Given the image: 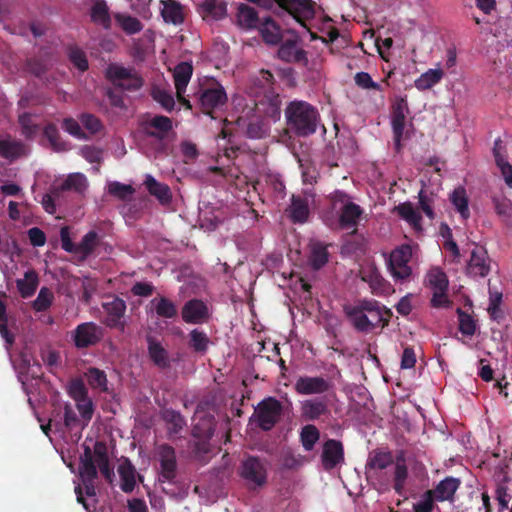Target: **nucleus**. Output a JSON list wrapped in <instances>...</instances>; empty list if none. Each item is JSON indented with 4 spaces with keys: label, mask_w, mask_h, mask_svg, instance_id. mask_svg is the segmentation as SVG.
<instances>
[{
    "label": "nucleus",
    "mask_w": 512,
    "mask_h": 512,
    "mask_svg": "<svg viewBox=\"0 0 512 512\" xmlns=\"http://www.w3.org/2000/svg\"><path fill=\"white\" fill-rule=\"evenodd\" d=\"M284 113L287 132L299 138L313 135L320 124L318 110L306 101H291Z\"/></svg>",
    "instance_id": "nucleus-1"
},
{
    "label": "nucleus",
    "mask_w": 512,
    "mask_h": 512,
    "mask_svg": "<svg viewBox=\"0 0 512 512\" xmlns=\"http://www.w3.org/2000/svg\"><path fill=\"white\" fill-rule=\"evenodd\" d=\"M202 111L207 115L221 109L227 102L224 87L214 79H207L200 84L193 94Z\"/></svg>",
    "instance_id": "nucleus-2"
},
{
    "label": "nucleus",
    "mask_w": 512,
    "mask_h": 512,
    "mask_svg": "<svg viewBox=\"0 0 512 512\" xmlns=\"http://www.w3.org/2000/svg\"><path fill=\"white\" fill-rule=\"evenodd\" d=\"M409 112L406 97H396L391 107V127L394 149L397 153L402 150V141H406L412 136V132L406 127V116Z\"/></svg>",
    "instance_id": "nucleus-3"
},
{
    "label": "nucleus",
    "mask_w": 512,
    "mask_h": 512,
    "mask_svg": "<svg viewBox=\"0 0 512 512\" xmlns=\"http://www.w3.org/2000/svg\"><path fill=\"white\" fill-rule=\"evenodd\" d=\"M106 78L121 91L136 92L144 85L143 77L134 67L112 63L106 69Z\"/></svg>",
    "instance_id": "nucleus-4"
},
{
    "label": "nucleus",
    "mask_w": 512,
    "mask_h": 512,
    "mask_svg": "<svg viewBox=\"0 0 512 512\" xmlns=\"http://www.w3.org/2000/svg\"><path fill=\"white\" fill-rule=\"evenodd\" d=\"M238 474L248 488L262 487L267 482L266 462L258 456L249 455L241 461Z\"/></svg>",
    "instance_id": "nucleus-5"
},
{
    "label": "nucleus",
    "mask_w": 512,
    "mask_h": 512,
    "mask_svg": "<svg viewBox=\"0 0 512 512\" xmlns=\"http://www.w3.org/2000/svg\"><path fill=\"white\" fill-rule=\"evenodd\" d=\"M281 414V402L274 397H268L258 404L250 421H255L263 431H270L278 423Z\"/></svg>",
    "instance_id": "nucleus-6"
},
{
    "label": "nucleus",
    "mask_w": 512,
    "mask_h": 512,
    "mask_svg": "<svg viewBox=\"0 0 512 512\" xmlns=\"http://www.w3.org/2000/svg\"><path fill=\"white\" fill-rule=\"evenodd\" d=\"M331 200L334 207L337 204L342 205L339 216L340 226L344 229L355 228L363 214V209L354 202H351L349 195L343 191H335L331 196Z\"/></svg>",
    "instance_id": "nucleus-7"
},
{
    "label": "nucleus",
    "mask_w": 512,
    "mask_h": 512,
    "mask_svg": "<svg viewBox=\"0 0 512 512\" xmlns=\"http://www.w3.org/2000/svg\"><path fill=\"white\" fill-rule=\"evenodd\" d=\"M275 4L305 28L307 22L314 19L316 14L317 4L313 0H276Z\"/></svg>",
    "instance_id": "nucleus-8"
},
{
    "label": "nucleus",
    "mask_w": 512,
    "mask_h": 512,
    "mask_svg": "<svg viewBox=\"0 0 512 512\" xmlns=\"http://www.w3.org/2000/svg\"><path fill=\"white\" fill-rule=\"evenodd\" d=\"M412 258V248L408 244L395 248L389 257L388 269L396 281H405L411 274L412 269L408 265Z\"/></svg>",
    "instance_id": "nucleus-9"
},
{
    "label": "nucleus",
    "mask_w": 512,
    "mask_h": 512,
    "mask_svg": "<svg viewBox=\"0 0 512 512\" xmlns=\"http://www.w3.org/2000/svg\"><path fill=\"white\" fill-rule=\"evenodd\" d=\"M182 320L187 324H206L212 318V307L199 298L189 299L181 308Z\"/></svg>",
    "instance_id": "nucleus-10"
},
{
    "label": "nucleus",
    "mask_w": 512,
    "mask_h": 512,
    "mask_svg": "<svg viewBox=\"0 0 512 512\" xmlns=\"http://www.w3.org/2000/svg\"><path fill=\"white\" fill-rule=\"evenodd\" d=\"M291 34L289 38L281 40L277 55L280 60L286 63L308 65L307 52L299 47L300 37L292 30H288Z\"/></svg>",
    "instance_id": "nucleus-11"
},
{
    "label": "nucleus",
    "mask_w": 512,
    "mask_h": 512,
    "mask_svg": "<svg viewBox=\"0 0 512 512\" xmlns=\"http://www.w3.org/2000/svg\"><path fill=\"white\" fill-rule=\"evenodd\" d=\"M83 454L80 456L79 474L88 497L96 496L95 480L98 477V470L93 460L92 449L89 445L83 444Z\"/></svg>",
    "instance_id": "nucleus-12"
},
{
    "label": "nucleus",
    "mask_w": 512,
    "mask_h": 512,
    "mask_svg": "<svg viewBox=\"0 0 512 512\" xmlns=\"http://www.w3.org/2000/svg\"><path fill=\"white\" fill-rule=\"evenodd\" d=\"M141 127L146 136L159 141L158 151L164 152L166 145L162 142L173 129L172 119L163 115H155L144 120Z\"/></svg>",
    "instance_id": "nucleus-13"
},
{
    "label": "nucleus",
    "mask_w": 512,
    "mask_h": 512,
    "mask_svg": "<svg viewBox=\"0 0 512 512\" xmlns=\"http://www.w3.org/2000/svg\"><path fill=\"white\" fill-rule=\"evenodd\" d=\"M215 432V420L213 416H207L199 420L193 427L192 434L199 440L195 444V453L204 456L212 452L209 440Z\"/></svg>",
    "instance_id": "nucleus-14"
},
{
    "label": "nucleus",
    "mask_w": 512,
    "mask_h": 512,
    "mask_svg": "<svg viewBox=\"0 0 512 512\" xmlns=\"http://www.w3.org/2000/svg\"><path fill=\"white\" fill-rule=\"evenodd\" d=\"M103 338V329L94 322L79 324L72 332L76 348L83 349L96 345Z\"/></svg>",
    "instance_id": "nucleus-15"
},
{
    "label": "nucleus",
    "mask_w": 512,
    "mask_h": 512,
    "mask_svg": "<svg viewBox=\"0 0 512 512\" xmlns=\"http://www.w3.org/2000/svg\"><path fill=\"white\" fill-rule=\"evenodd\" d=\"M333 384L322 376H299L294 390L300 395H320L328 392Z\"/></svg>",
    "instance_id": "nucleus-16"
},
{
    "label": "nucleus",
    "mask_w": 512,
    "mask_h": 512,
    "mask_svg": "<svg viewBox=\"0 0 512 512\" xmlns=\"http://www.w3.org/2000/svg\"><path fill=\"white\" fill-rule=\"evenodd\" d=\"M158 455L161 468L159 480L173 483L177 476L175 449L168 444H162L158 448Z\"/></svg>",
    "instance_id": "nucleus-17"
},
{
    "label": "nucleus",
    "mask_w": 512,
    "mask_h": 512,
    "mask_svg": "<svg viewBox=\"0 0 512 512\" xmlns=\"http://www.w3.org/2000/svg\"><path fill=\"white\" fill-rule=\"evenodd\" d=\"M364 306V299H362L355 305H345L343 310L357 332L369 333L373 331V324L369 320L368 313L363 309Z\"/></svg>",
    "instance_id": "nucleus-18"
},
{
    "label": "nucleus",
    "mask_w": 512,
    "mask_h": 512,
    "mask_svg": "<svg viewBox=\"0 0 512 512\" xmlns=\"http://www.w3.org/2000/svg\"><path fill=\"white\" fill-rule=\"evenodd\" d=\"M344 462V447L341 441L328 439L324 442L321 463L325 471H331Z\"/></svg>",
    "instance_id": "nucleus-19"
},
{
    "label": "nucleus",
    "mask_w": 512,
    "mask_h": 512,
    "mask_svg": "<svg viewBox=\"0 0 512 512\" xmlns=\"http://www.w3.org/2000/svg\"><path fill=\"white\" fill-rule=\"evenodd\" d=\"M466 272L473 277H485L490 272L489 257L483 246L475 245L471 251Z\"/></svg>",
    "instance_id": "nucleus-20"
},
{
    "label": "nucleus",
    "mask_w": 512,
    "mask_h": 512,
    "mask_svg": "<svg viewBox=\"0 0 512 512\" xmlns=\"http://www.w3.org/2000/svg\"><path fill=\"white\" fill-rule=\"evenodd\" d=\"M330 414L328 403L324 398H311L301 402L300 416L306 422L316 421Z\"/></svg>",
    "instance_id": "nucleus-21"
},
{
    "label": "nucleus",
    "mask_w": 512,
    "mask_h": 512,
    "mask_svg": "<svg viewBox=\"0 0 512 512\" xmlns=\"http://www.w3.org/2000/svg\"><path fill=\"white\" fill-rule=\"evenodd\" d=\"M288 219L294 224H303L310 216L309 202L306 197L292 195L290 205L285 209Z\"/></svg>",
    "instance_id": "nucleus-22"
},
{
    "label": "nucleus",
    "mask_w": 512,
    "mask_h": 512,
    "mask_svg": "<svg viewBox=\"0 0 512 512\" xmlns=\"http://www.w3.org/2000/svg\"><path fill=\"white\" fill-rule=\"evenodd\" d=\"M363 309L368 313L369 320L373 324V330L377 327H386L389 324L392 312L373 299H364Z\"/></svg>",
    "instance_id": "nucleus-23"
},
{
    "label": "nucleus",
    "mask_w": 512,
    "mask_h": 512,
    "mask_svg": "<svg viewBox=\"0 0 512 512\" xmlns=\"http://www.w3.org/2000/svg\"><path fill=\"white\" fill-rule=\"evenodd\" d=\"M93 460L98 467L103 477L107 482L112 483L114 474V468L110 466L108 449L105 442L96 441L92 450Z\"/></svg>",
    "instance_id": "nucleus-24"
},
{
    "label": "nucleus",
    "mask_w": 512,
    "mask_h": 512,
    "mask_svg": "<svg viewBox=\"0 0 512 512\" xmlns=\"http://www.w3.org/2000/svg\"><path fill=\"white\" fill-rule=\"evenodd\" d=\"M103 308L107 313L105 324L110 328H124L121 318L126 311V303L119 297H114L111 301L103 304Z\"/></svg>",
    "instance_id": "nucleus-25"
},
{
    "label": "nucleus",
    "mask_w": 512,
    "mask_h": 512,
    "mask_svg": "<svg viewBox=\"0 0 512 512\" xmlns=\"http://www.w3.org/2000/svg\"><path fill=\"white\" fill-rule=\"evenodd\" d=\"M198 10L205 21H219L227 15V3L224 0H202Z\"/></svg>",
    "instance_id": "nucleus-26"
},
{
    "label": "nucleus",
    "mask_w": 512,
    "mask_h": 512,
    "mask_svg": "<svg viewBox=\"0 0 512 512\" xmlns=\"http://www.w3.org/2000/svg\"><path fill=\"white\" fill-rule=\"evenodd\" d=\"M394 457V472H393V488L397 494L401 495L405 489L406 481L408 478V467L406 464V452L398 450Z\"/></svg>",
    "instance_id": "nucleus-27"
},
{
    "label": "nucleus",
    "mask_w": 512,
    "mask_h": 512,
    "mask_svg": "<svg viewBox=\"0 0 512 512\" xmlns=\"http://www.w3.org/2000/svg\"><path fill=\"white\" fill-rule=\"evenodd\" d=\"M460 483L458 478L446 477L433 490H428L427 495L432 496L437 501H451Z\"/></svg>",
    "instance_id": "nucleus-28"
},
{
    "label": "nucleus",
    "mask_w": 512,
    "mask_h": 512,
    "mask_svg": "<svg viewBox=\"0 0 512 512\" xmlns=\"http://www.w3.org/2000/svg\"><path fill=\"white\" fill-rule=\"evenodd\" d=\"M161 16L166 23L181 25L185 20L184 6L176 0H160Z\"/></svg>",
    "instance_id": "nucleus-29"
},
{
    "label": "nucleus",
    "mask_w": 512,
    "mask_h": 512,
    "mask_svg": "<svg viewBox=\"0 0 512 512\" xmlns=\"http://www.w3.org/2000/svg\"><path fill=\"white\" fill-rule=\"evenodd\" d=\"M257 11L244 3L239 4L236 12V24L244 30L257 28L260 24Z\"/></svg>",
    "instance_id": "nucleus-30"
},
{
    "label": "nucleus",
    "mask_w": 512,
    "mask_h": 512,
    "mask_svg": "<svg viewBox=\"0 0 512 512\" xmlns=\"http://www.w3.org/2000/svg\"><path fill=\"white\" fill-rule=\"evenodd\" d=\"M144 184L150 195L154 196L162 205L170 204L172 193L167 184L158 182L149 174L146 175Z\"/></svg>",
    "instance_id": "nucleus-31"
},
{
    "label": "nucleus",
    "mask_w": 512,
    "mask_h": 512,
    "mask_svg": "<svg viewBox=\"0 0 512 512\" xmlns=\"http://www.w3.org/2000/svg\"><path fill=\"white\" fill-rule=\"evenodd\" d=\"M266 44L277 45L283 39L281 28L272 17H266L257 27Z\"/></svg>",
    "instance_id": "nucleus-32"
},
{
    "label": "nucleus",
    "mask_w": 512,
    "mask_h": 512,
    "mask_svg": "<svg viewBox=\"0 0 512 512\" xmlns=\"http://www.w3.org/2000/svg\"><path fill=\"white\" fill-rule=\"evenodd\" d=\"M148 354L151 361L160 369L170 367V360L167 350L154 337H147Z\"/></svg>",
    "instance_id": "nucleus-33"
},
{
    "label": "nucleus",
    "mask_w": 512,
    "mask_h": 512,
    "mask_svg": "<svg viewBox=\"0 0 512 512\" xmlns=\"http://www.w3.org/2000/svg\"><path fill=\"white\" fill-rule=\"evenodd\" d=\"M120 488L125 493H131L136 485V469L129 459H125L118 466Z\"/></svg>",
    "instance_id": "nucleus-34"
},
{
    "label": "nucleus",
    "mask_w": 512,
    "mask_h": 512,
    "mask_svg": "<svg viewBox=\"0 0 512 512\" xmlns=\"http://www.w3.org/2000/svg\"><path fill=\"white\" fill-rule=\"evenodd\" d=\"M394 462L392 452L383 450H374L369 454L366 470L367 473L371 471L384 470Z\"/></svg>",
    "instance_id": "nucleus-35"
},
{
    "label": "nucleus",
    "mask_w": 512,
    "mask_h": 512,
    "mask_svg": "<svg viewBox=\"0 0 512 512\" xmlns=\"http://www.w3.org/2000/svg\"><path fill=\"white\" fill-rule=\"evenodd\" d=\"M270 126L262 116L253 115L247 119L245 135L250 139H262L269 134Z\"/></svg>",
    "instance_id": "nucleus-36"
},
{
    "label": "nucleus",
    "mask_w": 512,
    "mask_h": 512,
    "mask_svg": "<svg viewBox=\"0 0 512 512\" xmlns=\"http://www.w3.org/2000/svg\"><path fill=\"white\" fill-rule=\"evenodd\" d=\"M192 72L193 67L189 62H180L176 65L173 72V77L177 96L181 97V94L185 92L186 87L191 79Z\"/></svg>",
    "instance_id": "nucleus-37"
},
{
    "label": "nucleus",
    "mask_w": 512,
    "mask_h": 512,
    "mask_svg": "<svg viewBox=\"0 0 512 512\" xmlns=\"http://www.w3.org/2000/svg\"><path fill=\"white\" fill-rule=\"evenodd\" d=\"M90 17L92 22L102 26L105 30H109L111 28V16L105 0L94 1L90 9Z\"/></svg>",
    "instance_id": "nucleus-38"
},
{
    "label": "nucleus",
    "mask_w": 512,
    "mask_h": 512,
    "mask_svg": "<svg viewBox=\"0 0 512 512\" xmlns=\"http://www.w3.org/2000/svg\"><path fill=\"white\" fill-rule=\"evenodd\" d=\"M87 188V179L81 173L70 174L59 186H54V194L61 195L64 191L73 190L82 193Z\"/></svg>",
    "instance_id": "nucleus-39"
},
{
    "label": "nucleus",
    "mask_w": 512,
    "mask_h": 512,
    "mask_svg": "<svg viewBox=\"0 0 512 512\" xmlns=\"http://www.w3.org/2000/svg\"><path fill=\"white\" fill-rule=\"evenodd\" d=\"M151 305L160 318L174 319L178 316L177 305L165 296L155 297L151 300Z\"/></svg>",
    "instance_id": "nucleus-40"
},
{
    "label": "nucleus",
    "mask_w": 512,
    "mask_h": 512,
    "mask_svg": "<svg viewBox=\"0 0 512 512\" xmlns=\"http://www.w3.org/2000/svg\"><path fill=\"white\" fill-rule=\"evenodd\" d=\"M257 108L265 117L273 120L274 122L281 118V99L279 95L266 97V99L260 101Z\"/></svg>",
    "instance_id": "nucleus-41"
},
{
    "label": "nucleus",
    "mask_w": 512,
    "mask_h": 512,
    "mask_svg": "<svg viewBox=\"0 0 512 512\" xmlns=\"http://www.w3.org/2000/svg\"><path fill=\"white\" fill-rule=\"evenodd\" d=\"M398 215L407 221L415 230H422V216L411 202H404L395 207Z\"/></svg>",
    "instance_id": "nucleus-42"
},
{
    "label": "nucleus",
    "mask_w": 512,
    "mask_h": 512,
    "mask_svg": "<svg viewBox=\"0 0 512 512\" xmlns=\"http://www.w3.org/2000/svg\"><path fill=\"white\" fill-rule=\"evenodd\" d=\"M39 284L38 275L34 270H28L24 274L23 279L16 280V286L23 298L31 297Z\"/></svg>",
    "instance_id": "nucleus-43"
},
{
    "label": "nucleus",
    "mask_w": 512,
    "mask_h": 512,
    "mask_svg": "<svg viewBox=\"0 0 512 512\" xmlns=\"http://www.w3.org/2000/svg\"><path fill=\"white\" fill-rule=\"evenodd\" d=\"M359 276L361 280L368 283L370 288L374 291L380 290L384 286V279L374 264L362 267L359 271Z\"/></svg>",
    "instance_id": "nucleus-44"
},
{
    "label": "nucleus",
    "mask_w": 512,
    "mask_h": 512,
    "mask_svg": "<svg viewBox=\"0 0 512 512\" xmlns=\"http://www.w3.org/2000/svg\"><path fill=\"white\" fill-rule=\"evenodd\" d=\"M188 338V346L194 352L201 355L207 352L211 341L204 331L195 328L189 332Z\"/></svg>",
    "instance_id": "nucleus-45"
},
{
    "label": "nucleus",
    "mask_w": 512,
    "mask_h": 512,
    "mask_svg": "<svg viewBox=\"0 0 512 512\" xmlns=\"http://www.w3.org/2000/svg\"><path fill=\"white\" fill-rule=\"evenodd\" d=\"M443 76L444 71L442 69H429L415 80L414 85L418 90L425 91L439 83Z\"/></svg>",
    "instance_id": "nucleus-46"
},
{
    "label": "nucleus",
    "mask_w": 512,
    "mask_h": 512,
    "mask_svg": "<svg viewBox=\"0 0 512 512\" xmlns=\"http://www.w3.org/2000/svg\"><path fill=\"white\" fill-rule=\"evenodd\" d=\"M450 201L463 220H467L470 217L469 200L463 187H457L453 190L450 195Z\"/></svg>",
    "instance_id": "nucleus-47"
},
{
    "label": "nucleus",
    "mask_w": 512,
    "mask_h": 512,
    "mask_svg": "<svg viewBox=\"0 0 512 512\" xmlns=\"http://www.w3.org/2000/svg\"><path fill=\"white\" fill-rule=\"evenodd\" d=\"M114 19L127 35L139 33L143 29L142 22L131 15L116 13L114 14Z\"/></svg>",
    "instance_id": "nucleus-48"
},
{
    "label": "nucleus",
    "mask_w": 512,
    "mask_h": 512,
    "mask_svg": "<svg viewBox=\"0 0 512 512\" xmlns=\"http://www.w3.org/2000/svg\"><path fill=\"white\" fill-rule=\"evenodd\" d=\"M162 419L167 423L170 434H178L186 425V421L180 412L173 409H165L162 413Z\"/></svg>",
    "instance_id": "nucleus-49"
},
{
    "label": "nucleus",
    "mask_w": 512,
    "mask_h": 512,
    "mask_svg": "<svg viewBox=\"0 0 512 512\" xmlns=\"http://www.w3.org/2000/svg\"><path fill=\"white\" fill-rule=\"evenodd\" d=\"M319 439L320 431L315 425L307 424L302 427L300 441L305 451H312Z\"/></svg>",
    "instance_id": "nucleus-50"
},
{
    "label": "nucleus",
    "mask_w": 512,
    "mask_h": 512,
    "mask_svg": "<svg viewBox=\"0 0 512 512\" xmlns=\"http://www.w3.org/2000/svg\"><path fill=\"white\" fill-rule=\"evenodd\" d=\"M99 242L100 237L98 233L93 230L89 231L78 243V254H81L82 258L86 259L94 252L95 248L99 245Z\"/></svg>",
    "instance_id": "nucleus-51"
},
{
    "label": "nucleus",
    "mask_w": 512,
    "mask_h": 512,
    "mask_svg": "<svg viewBox=\"0 0 512 512\" xmlns=\"http://www.w3.org/2000/svg\"><path fill=\"white\" fill-rule=\"evenodd\" d=\"M436 197L437 195L433 191L427 190L425 188H422L418 193L419 208L431 220H433L436 216L433 209Z\"/></svg>",
    "instance_id": "nucleus-52"
},
{
    "label": "nucleus",
    "mask_w": 512,
    "mask_h": 512,
    "mask_svg": "<svg viewBox=\"0 0 512 512\" xmlns=\"http://www.w3.org/2000/svg\"><path fill=\"white\" fill-rule=\"evenodd\" d=\"M43 133L55 151L60 152L66 151L68 149V144L62 140L59 130L55 124H47L44 128Z\"/></svg>",
    "instance_id": "nucleus-53"
},
{
    "label": "nucleus",
    "mask_w": 512,
    "mask_h": 512,
    "mask_svg": "<svg viewBox=\"0 0 512 512\" xmlns=\"http://www.w3.org/2000/svg\"><path fill=\"white\" fill-rule=\"evenodd\" d=\"M23 144L18 141L0 140V156L10 161L20 157L23 153Z\"/></svg>",
    "instance_id": "nucleus-54"
},
{
    "label": "nucleus",
    "mask_w": 512,
    "mask_h": 512,
    "mask_svg": "<svg viewBox=\"0 0 512 512\" xmlns=\"http://www.w3.org/2000/svg\"><path fill=\"white\" fill-rule=\"evenodd\" d=\"M86 377L92 388L107 391V377L103 370L91 367L88 369Z\"/></svg>",
    "instance_id": "nucleus-55"
},
{
    "label": "nucleus",
    "mask_w": 512,
    "mask_h": 512,
    "mask_svg": "<svg viewBox=\"0 0 512 512\" xmlns=\"http://www.w3.org/2000/svg\"><path fill=\"white\" fill-rule=\"evenodd\" d=\"M53 300V292L48 287H42L37 298L32 302V307L37 312H43L52 305Z\"/></svg>",
    "instance_id": "nucleus-56"
},
{
    "label": "nucleus",
    "mask_w": 512,
    "mask_h": 512,
    "mask_svg": "<svg viewBox=\"0 0 512 512\" xmlns=\"http://www.w3.org/2000/svg\"><path fill=\"white\" fill-rule=\"evenodd\" d=\"M492 203L496 214L502 218L504 222H509L512 219V201L508 198H492Z\"/></svg>",
    "instance_id": "nucleus-57"
},
{
    "label": "nucleus",
    "mask_w": 512,
    "mask_h": 512,
    "mask_svg": "<svg viewBox=\"0 0 512 512\" xmlns=\"http://www.w3.org/2000/svg\"><path fill=\"white\" fill-rule=\"evenodd\" d=\"M328 261V251L326 247L318 244L312 248L309 263L314 270H319Z\"/></svg>",
    "instance_id": "nucleus-58"
},
{
    "label": "nucleus",
    "mask_w": 512,
    "mask_h": 512,
    "mask_svg": "<svg viewBox=\"0 0 512 512\" xmlns=\"http://www.w3.org/2000/svg\"><path fill=\"white\" fill-rule=\"evenodd\" d=\"M459 330L463 335L472 336L476 332V322L472 316L464 312L461 308L457 309Z\"/></svg>",
    "instance_id": "nucleus-59"
},
{
    "label": "nucleus",
    "mask_w": 512,
    "mask_h": 512,
    "mask_svg": "<svg viewBox=\"0 0 512 512\" xmlns=\"http://www.w3.org/2000/svg\"><path fill=\"white\" fill-rule=\"evenodd\" d=\"M152 98L158 102L166 111L170 112L175 107L173 95L163 89L154 88L151 93Z\"/></svg>",
    "instance_id": "nucleus-60"
},
{
    "label": "nucleus",
    "mask_w": 512,
    "mask_h": 512,
    "mask_svg": "<svg viewBox=\"0 0 512 512\" xmlns=\"http://www.w3.org/2000/svg\"><path fill=\"white\" fill-rule=\"evenodd\" d=\"M79 120L84 126V128L88 130L91 134H98L104 128L102 121L97 116L91 113H82L79 116Z\"/></svg>",
    "instance_id": "nucleus-61"
},
{
    "label": "nucleus",
    "mask_w": 512,
    "mask_h": 512,
    "mask_svg": "<svg viewBox=\"0 0 512 512\" xmlns=\"http://www.w3.org/2000/svg\"><path fill=\"white\" fill-rule=\"evenodd\" d=\"M68 55L71 63L80 71H86L88 69V60L85 52L81 48L77 46L69 47Z\"/></svg>",
    "instance_id": "nucleus-62"
},
{
    "label": "nucleus",
    "mask_w": 512,
    "mask_h": 512,
    "mask_svg": "<svg viewBox=\"0 0 512 512\" xmlns=\"http://www.w3.org/2000/svg\"><path fill=\"white\" fill-rule=\"evenodd\" d=\"M354 81L358 87L364 90H376V91H383V87L373 81L370 74L367 72H358L354 76Z\"/></svg>",
    "instance_id": "nucleus-63"
},
{
    "label": "nucleus",
    "mask_w": 512,
    "mask_h": 512,
    "mask_svg": "<svg viewBox=\"0 0 512 512\" xmlns=\"http://www.w3.org/2000/svg\"><path fill=\"white\" fill-rule=\"evenodd\" d=\"M15 370L18 373V380L22 383L23 387L26 386L27 374L30 368V359L27 354L21 353L19 361H13Z\"/></svg>",
    "instance_id": "nucleus-64"
}]
</instances>
